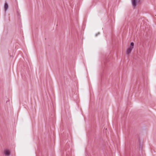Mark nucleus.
Returning a JSON list of instances; mask_svg holds the SVG:
<instances>
[{
  "mask_svg": "<svg viewBox=\"0 0 156 156\" xmlns=\"http://www.w3.org/2000/svg\"><path fill=\"white\" fill-rule=\"evenodd\" d=\"M100 34V33L98 32L97 34H96L95 35V36L97 37L98 36V35Z\"/></svg>",
  "mask_w": 156,
  "mask_h": 156,
  "instance_id": "obj_7",
  "label": "nucleus"
},
{
  "mask_svg": "<svg viewBox=\"0 0 156 156\" xmlns=\"http://www.w3.org/2000/svg\"><path fill=\"white\" fill-rule=\"evenodd\" d=\"M140 2V0H131V3L133 6L135 8L137 4Z\"/></svg>",
  "mask_w": 156,
  "mask_h": 156,
  "instance_id": "obj_1",
  "label": "nucleus"
},
{
  "mask_svg": "<svg viewBox=\"0 0 156 156\" xmlns=\"http://www.w3.org/2000/svg\"><path fill=\"white\" fill-rule=\"evenodd\" d=\"M68 144H69L67 143L66 144V147H67L68 148V147H69V146H68Z\"/></svg>",
  "mask_w": 156,
  "mask_h": 156,
  "instance_id": "obj_8",
  "label": "nucleus"
},
{
  "mask_svg": "<svg viewBox=\"0 0 156 156\" xmlns=\"http://www.w3.org/2000/svg\"><path fill=\"white\" fill-rule=\"evenodd\" d=\"M108 60L106 59V61H105V62H104V64H105V65H106V63L107 62H108Z\"/></svg>",
  "mask_w": 156,
  "mask_h": 156,
  "instance_id": "obj_6",
  "label": "nucleus"
},
{
  "mask_svg": "<svg viewBox=\"0 0 156 156\" xmlns=\"http://www.w3.org/2000/svg\"><path fill=\"white\" fill-rule=\"evenodd\" d=\"M132 49H132L131 48H129L127 49L126 50V54H127V55L131 53Z\"/></svg>",
  "mask_w": 156,
  "mask_h": 156,
  "instance_id": "obj_4",
  "label": "nucleus"
},
{
  "mask_svg": "<svg viewBox=\"0 0 156 156\" xmlns=\"http://www.w3.org/2000/svg\"><path fill=\"white\" fill-rule=\"evenodd\" d=\"M134 44L133 42H131L130 43V46L129 48L132 49H133L134 47Z\"/></svg>",
  "mask_w": 156,
  "mask_h": 156,
  "instance_id": "obj_5",
  "label": "nucleus"
},
{
  "mask_svg": "<svg viewBox=\"0 0 156 156\" xmlns=\"http://www.w3.org/2000/svg\"><path fill=\"white\" fill-rule=\"evenodd\" d=\"M17 13H18V16H19L20 15V14H19L18 11L17 12Z\"/></svg>",
  "mask_w": 156,
  "mask_h": 156,
  "instance_id": "obj_9",
  "label": "nucleus"
},
{
  "mask_svg": "<svg viewBox=\"0 0 156 156\" xmlns=\"http://www.w3.org/2000/svg\"><path fill=\"white\" fill-rule=\"evenodd\" d=\"M4 153L6 156H9L10 154V151L6 149L4 151Z\"/></svg>",
  "mask_w": 156,
  "mask_h": 156,
  "instance_id": "obj_2",
  "label": "nucleus"
},
{
  "mask_svg": "<svg viewBox=\"0 0 156 156\" xmlns=\"http://www.w3.org/2000/svg\"><path fill=\"white\" fill-rule=\"evenodd\" d=\"M9 8V5L6 2V1H5V3L4 5V10L5 11H6L7 9H8Z\"/></svg>",
  "mask_w": 156,
  "mask_h": 156,
  "instance_id": "obj_3",
  "label": "nucleus"
}]
</instances>
